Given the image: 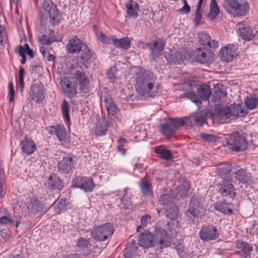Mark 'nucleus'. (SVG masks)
Here are the masks:
<instances>
[{"label":"nucleus","mask_w":258,"mask_h":258,"mask_svg":"<svg viewBox=\"0 0 258 258\" xmlns=\"http://www.w3.org/2000/svg\"><path fill=\"white\" fill-rule=\"evenodd\" d=\"M114 232L113 225L107 223L96 227H94L91 235L96 241H104L107 240Z\"/></svg>","instance_id":"6"},{"label":"nucleus","mask_w":258,"mask_h":258,"mask_svg":"<svg viewBox=\"0 0 258 258\" xmlns=\"http://www.w3.org/2000/svg\"><path fill=\"white\" fill-rule=\"evenodd\" d=\"M74 167V160L71 156L63 157L57 164L58 171L62 174H68Z\"/></svg>","instance_id":"18"},{"label":"nucleus","mask_w":258,"mask_h":258,"mask_svg":"<svg viewBox=\"0 0 258 258\" xmlns=\"http://www.w3.org/2000/svg\"><path fill=\"white\" fill-rule=\"evenodd\" d=\"M219 53L222 60L225 62L232 61L238 55L237 47L230 44H228L221 49Z\"/></svg>","instance_id":"16"},{"label":"nucleus","mask_w":258,"mask_h":258,"mask_svg":"<svg viewBox=\"0 0 258 258\" xmlns=\"http://www.w3.org/2000/svg\"><path fill=\"white\" fill-rule=\"evenodd\" d=\"M140 187L144 196H148L152 194V185L147 181L146 177L144 178L140 182Z\"/></svg>","instance_id":"35"},{"label":"nucleus","mask_w":258,"mask_h":258,"mask_svg":"<svg viewBox=\"0 0 258 258\" xmlns=\"http://www.w3.org/2000/svg\"><path fill=\"white\" fill-rule=\"evenodd\" d=\"M91 245L89 240L84 237L79 238L77 244V247L83 251L89 248Z\"/></svg>","instance_id":"49"},{"label":"nucleus","mask_w":258,"mask_h":258,"mask_svg":"<svg viewBox=\"0 0 258 258\" xmlns=\"http://www.w3.org/2000/svg\"><path fill=\"white\" fill-rule=\"evenodd\" d=\"M43 8L48 13L51 24L52 25H58L62 19L61 15L52 2L47 0L44 1Z\"/></svg>","instance_id":"7"},{"label":"nucleus","mask_w":258,"mask_h":258,"mask_svg":"<svg viewBox=\"0 0 258 258\" xmlns=\"http://www.w3.org/2000/svg\"><path fill=\"white\" fill-rule=\"evenodd\" d=\"M228 205L225 202L218 201L214 204V208L217 211L223 214L232 215L233 214V210L228 207Z\"/></svg>","instance_id":"36"},{"label":"nucleus","mask_w":258,"mask_h":258,"mask_svg":"<svg viewBox=\"0 0 258 258\" xmlns=\"http://www.w3.org/2000/svg\"><path fill=\"white\" fill-rule=\"evenodd\" d=\"M78 83L80 86V90L85 94L88 93L90 89V82L85 73L79 70L76 71L73 78Z\"/></svg>","instance_id":"14"},{"label":"nucleus","mask_w":258,"mask_h":258,"mask_svg":"<svg viewBox=\"0 0 258 258\" xmlns=\"http://www.w3.org/2000/svg\"><path fill=\"white\" fill-rule=\"evenodd\" d=\"M116 69L115 67L110 68L107 72V75L110 79L113 80L115 78Z\"/></svg>","instance_id":"60"},{"label":"nucleus","mask_w":258,"mask_h":258,"mask_svg":"<svg viewBox=\"0 0 258 258\" xmlns=\"http://www.w3.org/2000/svg\"><path fill=\"white\" fill-rule=\"evenodd\" d=\"M185 57L181 53L175 51L166 57L167 60L170 63L180 64L184 59Z\"/></svg>","instance_id":"39"},{"label":"nucleus","mask_w":258,"mask_h":258,"mask_svg":"<svg viewBox=\"0 0 258 258\" xmlns=\"http://www.w3.org/2000/svg\"><path fill=\"white\" fill-rule=\"evenodd\" d=\"M137 251V250L136 248L127 247L124 250V256L125 258H133Z\"/></svg>","instance_id":"53"},{"label":"nucleus","mask_w":258,"mask_h":258,"mask_svg":"<svg viewBox=\"0 0 258 258\" xmlns=\"http://www.w3.org/2000/svg\"><path fill=\"white\" fill-rule=\"evenodd\" d=\"M73 185L83 189L85 192L91 191L94 187V183L92 178L78 176L73 181Z\"/></svg>","instance_id":"13"},{"label":"nucleus","mask_w":258,"mask_h":258,"mask_svg":"<svg viewBox=\"0 0 258 258\" xmlns=\"http://www.w3.org/2000/svg\"><path fill=\"white\" fill-rule=\"evenodd\" d=\"M201 136L202 139L209 142H215L217 140L216 136L211 134L203 133Z\"/></svg>","instance_id":"56"},{"label":"nucleus","mask_w":258,"mask_h":258,"mask_svg":"<svg viewBox=\"0 0 258 258\" xmlns=\"http://www.w3.org/2000/svg\"><path fill=\"white\" fill-rule=\"evenodd\" d=\"M103 97L105 102V106L108 114L112 116L116 114L118 112L119 110L111 97L107 94L104 95Z\"/></svg>","instance_id":"22"},{"label":"nucleus","mask_w":258,"mask_h":258,"mask_svg":"<svg viewBox=\"0 0 258 258\" xmlns=\"http://www.w3.org/2000/svg\"><path fill=\"white\" fill-rule=\"evenodd\" d=\"M165 212L166 217L171 220H174L178 217V209L175 204L167 207Z\"/></svg>","instance_id":"40"},{"label":"nucleus","mask_w":258,"mask_h":258,"mask_svg":"<svg viewBox=\"0 0 258 258\" xmlns=\"http://www.w3.org/2000/svg\"><path fill=\"white\" fill-rule=\"evenodd\" d=\"M42 67L40 65H32L31 67V72L33 74H40L42 71Z\"/></svg>","instance_id":"61"},{"label":"nucleus","mask_w":258,"mask_h":258,"mask_svg":"<svg viewBox=\"0 0 258 258\" xmlns=\"http://www.w3.org/2000/svg\"><path fill=\"white\" fill-rule=\"evenodd\" d=\"M238 29L240 37L245 41L251 40L257 32L256 30L251 27L243 24L239 25Z\"/></svg>","instance_id":"19"},{"label":"nucleus","mask_w":258,"mask_h":258,"mask_svg":"<svg viewBox=\"0 0 258 258\" xmlns=\"http://www.w3.org/2000/svg\"><path fill=\"white\" fill-rule=\"evenodd\" d=\"M235 179L245 186L251 185L254 182V178L251 174L243 168L238 169L235 173Z\"/></svg>","instance_id":"15"},{"label":"nucleus","mask_w":258,"mask_h":258,"mask_svg":"<svg viewBox=\"0 0 258 258\" xmlns=\"http://www.w3.org/2000/svg\"><path fill=\"white\" fill-rule=\"evenodd\" d=\"M84 255L86 258H94L97 256L96 253L93 250H88V249H85L83 251Z\"/></svg>","instance_id":"59"},{"label":"nucleus","mask_w":258,"mask_h":258,"mask_svg":"<svg viewBox=\"0 0 258 258\" xmlns=\"http://www.w3.org/2000/svg\"><path fill=\"white\" fill-rule=\"evenodd\" d=\"M220 13V10L216 0H211L210 5V11L208 17L211 20H214Z\"/></svg>","instance_id":"41"},{"label":"nucleus","mask_w":258,"mask_h":258,"mask_svg":"<svg viewBox=\"0 0 258 258\" xmlns=\"http://www.w3.org/2000/svg\"><path fill=\"white\" fill-rule=\"evenodd\" d=\"M57 209L60 211L66 210L68 205L67 199L58 200L55 202Z\"/></svg>","instance_id":"52"},{"label":"nucleus","mask_w":258,"mask_h":258,"mask_svg":"<svg viewBox=\"0 0 258 258\" xmlns=\"http://www.w3.org/2000/svg\"><path fill=\"white\" fill-rule=\"evenodd\" d=\"M0 223L3 224H14V220L9 216H4L0 218Z\"/></svg>","instance_id":"57"},{"label":"nucleus","mask_w":258,"mask_h":258,"mask_svg":"<svg viewBox=\"0 0 258 258\" xmlns=\"http://www.w3.org/2000/svg\"><path fill=\"white\" fill-rule=\"evenodd\" d=\"M190 119L195 121L196 124L200 126H202L206 122L205 116L201 113L191 115Z\"/></svg>","instance_id":"50"},{"label":"nucleus","mask_w":258,"mask_h":258,"mask_svg":"<svg viewBox=\"0 0 258 258\" xmlns=\"http://www.w3.org/2000/svg\"><path fill=\"white\" fill-rule=\"evenodd\" d=\"M84 44L80 39L76 37H73L69 40L66 45L67 50L69 53H79Z\"/></svg>","instance_id":"20"},{"label":"nucleus","mask_w":258,"mask_h":258,"mask_svg":"<svg viewBox=\"0 0 258 258\" xmlns=\"http://www.w3.org/2000/svg\"><path fill=\"white\" fill-rule=\"evenodd\" d=\"M155 152L159 154L161 157L166 160L169 161L172 159V155L170 151L167 150L163 146H157L155 148Z\"/></svg>","instance_id":"38"},{"label":"nucleus","mask_w":258,"mask_h":258,"mask_svg":"<svg viewBox=\"0 0 258 258\" xmlns=\"http://www.w3.org/2000/svg\"><path fill=\"white\" fill-rule=\"evenodd\" d=\"M244 103L247 108L250 110L255 109L258 104V93H253L247 96L244 99Z\"/></svg>","instance_id":"29"},{"label":"nucleus","mask_w":258,"mask_h":258,"mask_svg":"<svg viewBox=\"0 0 258 258\" xmlns=\"http://www.w3.org/2000/svg\"><path fill=\"white\" fill-rule=\"evenodd\" d=\"M225 143L230 150L237 152L244 151L247 147L245 134L240 132L228 135L225 138Z\"/></svg>","instance_id":"2"},{"label":"nucleus","mask_w":258,"mask_h":258,"mask_svg":"<svg viewBox=\"0 0 258 258\" xmlns=\"http://www.w3.org/2000/svg\"><path fill=\"white\" fill-rule=\"evenodd\" d=\"M212 100L215 103L220 102L226 96V90L224 86L222 84H217L214 88L213 94L212 93Z\"/></svg>","instance_id":"23"},{"label":"nucleus","mask_w":258,"mask_h":258,"mask_svg":"<svg viewBox=\"0 0 258 258\" xmlns=\"http://www.w3.org/2000/svg\"><path fill=\"white\" fill-rule=\"evenodd\" d=\"M29 96L35 103H42L45 98L43 84L40 82L33 84L30 87Z\"/></svg>","instance_id":"11"},{"label":"nucleus","mask_w":258,"mask_h":258,"mask_svg":"<svg viewBox=\"0 0 258 258\" xmlns=\"http://www.w3.org/2000/svg\"><path fill=\"white\" fill-rule=\"evenodd\" d=\"M205 48H198L194 51L192 57L197 62L204 63L208 61L206 53L204 51Z\"/></svg>","instance_id":"37"},{"label":"nucleus","mask_w":258,"mask_h":258,"mask_svg":"<svg viewBox=\"0 0 258 258\" xmlns=\"http://www.w3.org/2000/svg\"><path fill=\"white\" fill-rule=\"evenodd\" d=\"M122 203L124 205L125 207L128 208L129 206L132 205V202L131 198L128 196L127 194H124L121 199Z\"/></svg>","instance_id":"55"},{"label":"nucleus","mask_w":258,"mask_h":258,"mask_svg":"<svg viewBox=\"0 0 258 258\" xmlns=\"http://www.w3.org/2000/svg\"><path fill=\"white\" fill-rule=\"evenodd\" d=\"M218 174L224 180H231L230 173L231 171V165L227 163H223L219 164L217 168Z\"/></svg>","instance_id":"24"},{"label":"nucleus","mask_w":258,"mask_h":258,"mask_svg":"<svg viewBox=\"0 0 258 258\" xmlns=\"http://www.w3.org/2000/svg\"><path fill=\"white\" fill-rule=\"evenodd\" d=\"M164 44L162 42L155 41L154 42L153 47H150L151 51V59L155 60L161 54L164 50Z\"/></svg>","instance_id":"31"},{"label":"nucleus","mask_w":258,"mask_h":258,"mask_svg":"<svg viewBox=\"0 0 258 258\" xmlns=\"http://www.w3.org/2000/svg\"><path fill=\"white\" fill-rule=\"evenodd\" d=\"M185 123L184 118H168L164 123L161 125V132L165 136L172 135L180 127L183 126Z\"/></svg>","instance_id":"5"},{"label":"nucleus","mask_w":258,"mask_h":258,"mask_svg":"<svg viewBox=\"0 0 258 258\" xmlns=\"http://www.w3.org/2000/svg\"><path fill=\"white\" fill-rule=\"evenodd\" d=\"M23 50L24 51L25 54L27 53L31 58H33L34 57V53L32 49H31L28 43H25L24 44V47L23 46Z\"/></svg>","instance_id":"58"},{"label":"nucleus","mask_w":258,"mask_h":258,"mask_svg":"<svg viewBox=\"0 0 258 258\" xmlns=\"http://www.w3.org/2000/svg\"><path fill=\"white\" fill-rule=\"evenodd\" d=\"M231 108L219 104L215 106V115L218 119L224 120L231 117Z\"/></svg>","instance_id":"21"},{"label":"nucleus","mask_w":258,"mask_h":258,"mask_svg":"<svg viewBox=\"0 0 258 258\" xmlns=\"http://www.w3.org/2000/svg\"><path fill=\"white\" fill-rule=\"evenodd\" d=\"M205 202V199L199 195H195L191 198L185 214L192 223L195 222V219L204 210Z\"/></svg>","instance_id":"3"},{"label":"nucleus","mask_w":258,"mask_h":258,"mask_svg":"<svg viewBox=\"0 0 258 258\" xmlns=\"http://www.w3.org/2000/svg\"><path fill=\"white\" fill-rule=\"evenodd\" d=\"M21 145L23 152L27 155L31 154L36 150V145L31 139L25 138Z\"/></svg>","instance_id":"26"},{"label":"nucleus","mask_w":258,"mask_h":258,"mask_svg":"<svg viewBox=\"0 0 258 258\" xmlns=\"http://www.w3.org/2000/svg\"><path fill=\"white\" fill-rule=\"evenodd\" d=\"M125 7L126 13L130 17L137 18L138 12L140 10V5L133 0H130L126 2Z\"/></svg>","instance_id":"25"},{"label":"nucleus","mask_w":258,"mask_h":258,"mask_svg":"<svg viewBox=\"0 0 258 258\" xmlns=\"http://www.w3.org/2000/svg\"><path fill=\"white\" fill-rule=\"evenodd\" d=\"M223 6L228 13L235 17L244 16L248 9L247 3L240 4L238 0H224Z\"/></svg>","instance_id":"4"},{"label":"nucleus","mask_w":258,"mask_h":258,"mask_svg":"<svg viewBox=\"0 0 258 258\" xmlns=\"http://www.w3.org/2000/svg\"><path fill=\"white\" fill-rule=\"evenodd\" d=\"M179 98H187L195 103L199 107L202 104L200 99L199 98L198 96L193 91L186 92L184 94L180 95Z\"/></svg>","instance_id":"42"},{"label":"nucleus","mask_w":258,"mask_h":258,"mask_svg":"<svg viewBox=\"0 0 258 258\" xmlns=\"http://www.w3.org/2000/svg\"><path fill=\"white\" fill-rule=\"evenodd\" d=\"M43 205L36 198H32L28 203L27 209L29 212L36 215L42 211Z\"/></svg>","instance_id":"28"},{"label":"nucleus","mask_w":258,"mask_h":258,"mask_svg":"<svg viewBox=\"0 0 258 258\" xmlns=\"http://www.w3.org/2000/svg\"><path fill=\"white\" fill-rule=\"evenodd\" d=\"M80 51L81 53L79 57L81 62L84 65H86L92 58V52L89 48L85 44L84 45H83L82 48Z\"/></svg>","instance_id":"32"},{"label":"nucleus","mask_w":258,"mask_h":258,"mask_svg":"<svg viewBox=\"0 0 258 258\" xmlns=\"http://www.w3.org/2000/svg\"><path fill=\"white\" fill-rule=\"evenodd\" d=\"M203 0H199L197 8L196 9L195 18L194 22L196 25H198L202 19V10L201 7L202 5Z\"/></svg>","instance_id":"48"},{"label":"nucleus","mask_w":258,"mask_h":258,"mask_svg":"<svg viewBox=\"0 0 258 258\" xmlns=\"http://www.w3.org/2000/svg\"><path fill=\"white\" fill-rule=\"evenodd\" d=\"M219 234V231L216 227L210 225L202 227L199 235L203 240L210 241L217 239Z\"/></svg>","instance_id":"12"},{"label":"nucleus","mask_w":258,"mask_h":258,"mask_svg":"<svg viewBox=\"0 0 258 258\" xmlns=\"http://www.w3.org/2000/svg\"><path fill=\"white\" fill-rule=\"evenodd\" d=\"M48 184L51 188L56 189L59 190H61L64 185L60 178L54 174L50 175L48 178Z\"/></svg>","instance_id":"33"},{"label":"nucleus","mask_w":258,"mask_h":258,"mask_svg":"<svg viewBox=\"0 0 258 258\" xmlns=\"http://www.w3.org/2000/svg\"><path fill=\"white\" fill-rule=\"evenodd\" d=\"M39 40L43 44L50 45L51 43V42L50 41L49 38H47L45 35L40 37Z\"/></svg>","instance_id":"62"},{"label":"nucleus","mask_w":258,"mask_h":258,"mask_svg":"<svg viewBox=\"0 0 258 258\" xmlns=\"http://www.w3.org/2000/svg\"><path fill=\"white\" fill-rule=\"evenodd\" d=\"M154 240L157 243L160 249L167 247L170 245L168 240L169 234L165 230L161 227H156L154 230Z\"/></svg>","instance_id":"9"},{"label":"nucleus","mask_w":258,"mask_h":258,"mask_svg":"<svg viewBox=\"0 0 258 258\" xmlns=\"http://www.w3.org/2000/svg\"><path fill=\"white\" fill-rule=\"evenodd\" d=\"M55 134L60 142H64L67 140V132L63 126L57 125L55 127Z\"/></svg>","instance_id":"46"},{"label":"nucleus","mask_w":258,"mask_h":258,"mask_svg":"<svg viewBox=\"0 0 258 258\" xmlns=\"http://www.w3.org/2000/svg\"><path fill=\"white\" fill-rule=\"evenodd\" d=\"M112 40L113 45L116 47H120L123 49H127L131 47V41L127 37L120 39H117L115 37H113Z\"/></svg>","instance_id":"34"},{"label":"nucleus","mask_w":258,"mask_h":258,"mask_svg":"<svg viewBox=\"0 0 258 258\" xmlns=\"http://www.w3.org/2000/svg\"><path fill=\"white\" fill-rule=\"evenodd\" d=\"M60 84L64 94L68 97L72 98L76 95L77 83L73 78H63Z\"/></svg>","instance_id":"8"},{"label":"nucleus","mask_w":258,"mask_h":258,"mask_svg":"<svg viewBox=\"0 0 258 258\" xmlns=\"http://www.w3.org/2000/svg\"><path fill=\"white\" fill-rule=\"evenodd\" d=\"M178 11L180 13L188 14L190 11V7L187 4H185V5H184L182 8L179 9Z\"/></svg>","instance_id":"63"},{"label":"nucleus","mask_w":258,"mask_h":258,"mask_svg":"<svg viewBox=\"0 0 258 258\" xmlns=\"http://www.w3.org/2000/svg\"><path fill=\"white\" fill-rule=\"evenodd\" d=\"M151 219V217L149 215H146L142 216L141 218V224L144 227L146 226V224L147 223V221L150 220Z\"/></svg>","instance_id":"64"},{"label":"nucleus","mask_w":258,"mask_h":258,"mask_svg":"<svg viewBox=\"0 0 258 258\" xmlns=\"http://www.w3.org/2000/svg\"><path fill=\"white\" fill-rule=\"evenodd\" d=\"M16 52L19 53L22 57L21 63L25 64L26 61V56L23 50V46L21 45H19L16 49Z\"/></svg>","instance_id":"54"},{"label":"nucleus","mask_w":258,"mask_h":258,"mask_svg":"<svg viewBox=\"0 0 258 258\" xmlns=\"http://www.w3.org/2000/svg\"><path fill=\"white\" fill-rule=\"evenodd\" d=\"M156 76L151 72L139 74L136 79V90L141 95H145L149 94L156 86L157 92H158L161 87L156 82Z\"/></svg>","instance_id":"1"},{"label":"nucleus","mask_w":258,"mask_h":258,"mask_svg":"<svg viewBox=\"0 0 258 258\" xmlns=\"http://www.w3.org/2000/svg\"><path fill=\"white\" fill-rule=\"evenodd\" d=\"M159 202L160 203L168 207L172 204H174L173 202V198L168 194L161 195L160 197Z\"/></svg>","instance_id":"47"},{"label":"nucleus","mask_w":258,"mask_h":258,"mask_svg":"<svg viewBox=\"0 0 258 258\" xmlns=\"http://www.w3.org/2000/svg\"><path fill=\"white\" fill-rule=\"evenodd\" d=\"M217 186L218 192L223 197L232 200L234 199L236 194L234 186L231 182V180H223Z\"/></svg>","instance_id":"10"},{"label":"nucleus","mask_w":258,"mask_h":258,"mask_svg":"<svg viewBox=\"0 0 258 258\" xmlns=\"http://www.w3.org/2000/svg\"><path fill=\"white\" fill-rule=\"evenodd\" d=\"M190 188V185L187 183H185L178 187L176 194L177 199L185 198Z\"/></svg>","instance_id":"43"},{"label":"nucleus","mask_w":258,"mask_h":258,"mask_svg":"<svg viewBox=\"0 0 258 258\" xmlns=\"http://www.w3.org/2000/svg\"><path fill=\"white\" fill-rule=\"evenodd\" d=\"M61 109L63 113L65 118L68 121H70V115H69V106L66 100H63L62 105Z\"/></svg>","instance_id":"51"},{"label":"nucleus","mask_w":258,"mask_h":258,"mask_svg":"<svg viewBox=\"0 0 258 258\" xmlns=\"http://www.w3.org/2000/svg\"><path fill=\"white\" fill-rule=\"evenodd\" d=\"M107 128L108 125L106 122L104 120H101L97 124L94 130V134L97 136L104 135L106 134Z\"/></svg>","instance_id":"44"},{"label":"nucleus","mask_w":258,"mask_h":258,"mask_svg":"<svg viewBox=\"0 0 258 258\" xmlns=\"http://www.w3.org/2000/svg\"><path fill=\"white\" fill-rule=\"evenodd\" d=\"M197 93L201 99L207 101L212 95V90L209 85L203 84L198 89Z\"/></svg>","instance_id":"30"},{"label":"nucleus","mask_w":258,"mask_h":258,"mask_svg":"<svg viewBox=\"0 0 258 258\" xmlns=\"http://www.w3.org/2000/svg\"><path fill=\"white\" fill-rule=\"evenodd\" d=\"M237 248L240 249L243 253L248 255L252 250V247L249 243L238 240L236 243Z\"/></svg>","instance_id":"45"},{"label":"nucleus","mask_w":258,"mask_h":258,"mask_svg":"<svg viewBox=\"0 0 258 258\" xmlns=\"http://www.w3.org/2000/svg\"><path fill=\"white\" fill-rule=\"evenodd\" d=\"M138 244L145 248L153 247L155 245L153 234L148 231L141 233L138 238Z\"/></svg>","instance_id":"17"},{"label":"nucleus","mask_w":258,"mask_h":258,"mask_svg":"<svg viewBox=\"0 0 258 258\" xmlns=\"http://www.w3.org/2000/svg\"><path fill=\"white\" fill-rule=\"evenodd\" d=\"M199 42L204 46H208L210 48H216L218 46V42L214 40H211L210 35L202 32L199 34Z\"/></svg>","instance_id":"27"}]
</instances>
